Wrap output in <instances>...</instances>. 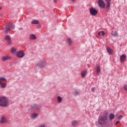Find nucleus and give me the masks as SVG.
Masks as SVG:
<instances>
[{"mask_svg":"<svg viewBox=\"0 0 127 127\" xmlns=\"http://www.w3.org/2000/svg\"><path fill=\"white\" fill-rule=\"evenodd\" d=\"M6 79L3 77H0V84L2 83V82H7Z\"/></svg>","mask_w":127,"mask_h":127,"instance_id":"dca6fc26","label":"nucleus"},{"mask_svg":"<svg viewBox=\"0 0 127 127\" xmlns=\"http://www.w3.org/2000/svg\"><path fill=\"white\" fill-rule=\"evenodd\" d=\"M87 70L86 69L82 70L81 73L82 78H85L87 75Z\"/></svg>","mask_w":127,"mask_h":127,"instance_id":"9d476101","label":"nucleus"},{"mask_svg":"<svg viewBox=\"0 0 127 127\" xmlns=\"http://www.w3.org/2000/svg\"><path fill=\"white\" fill-rule=\"evenodd\" d=\"M33 110H38L39 109V106L37 105H35L32 107Z\"/></svg>","mask_w":127,"mask_h":127,"instance_id":"5701e85b","label":"nucleus"},{"mask_svg":"<svg viewBox=\"0 0 127 127\" xmlns=\"http://www.w3.org/2000/svg\"><path fill=\"white\" fill-rule=\"evenodd\" d=\"M126 58H127V56L126 55H122L120 57V60L121 62H124V61L126 60Z\"/></svg>","mask_w":127,"mask_h":127,"instance_id":"f8f14e48","label":"nucleus"},{"mask_svg":"<svg viewBox=\"0 0 127 127\" xmlns=\"http://www.w3.org/2000/svg\"><path fill=\"white\" fill-rule=\"evenodd\" d=\"M24 55L25 54L23 51H20L16 54V56H17L18 58H23V57H24Z\"/></svg>","mask_w":127,"mask_h":127,"instance_id":"423d86ee","label":"nucleus"},{"mask_svg":"<svg viewBox=\"0 0 127 127\" xmlns=\"http://www.w3.org/2000/svg\"><path fill=\"white\" fill-rule=\"evenodd\" d=\"M90 13L91 15L95 16L98 14V10L94 8L91 7L90 8Z\"/></svg>","mask_w":127,"mask_h":127,"instance_id":"20e7f679","label":"nucleus"},{"mask_svg":"<svg viewBox=\"0 0 127 127\" xmlns=\"http://www.w3.org/2000/svg\"><path fill=\"white\" fill-rule=\"evenodd\" d=\"M72 1H75V0H71Z\"/></svg>","mask_w":127,"mask_h":127,"instance_id":"e433bc0d","label":"nucleus"},{"mask_svg":"<svg viewBox=\"0 0 127 127\" xmlns=\"http://www.w3.org/2000/svg\"><path fill=\"white\" fill-rule=\"evenodd\" d=\"M95 90H96V88H95V87H92V88H91V91H92V92H94V91H95Z\"/></svg>","mask_w":127,"mask_h":127,"instance_id":"7c9ffc66","label":"nucleus"},{"mask_svg":"<svg viewBox=\"0 0 127 127\" xmlns=\"http://www.w3.org/2000/svg\"><path fill=\"white\" fill-rule=\"evenodd\" d=\"M57 100H58V103H61V102H62V98L60 96H58Z\"/></svg>","mask_w":127,"mask_h":127,"instance_id":"393cba45","label":"nucleus"},{"mask_svg":"<svg viewBox=\"0 0 127 127\" xmlns=\"http://www.w3.org/2000/svg\"><path fill=\"white\" fill-rule=\"evenodd\" d=\"M115 119V114L111 113L109 115V120L110 121H112Z\"/></svg>","mask_w":127,"mask_h":127,"instance_id":"2eb2a0df","label":"nucleus"},{"mask_svg":"<svg viewBox=\"0 0 127 127\" xmlns=\"http://www.w3.org/2000/svg\"><path fill=\"white\" fill-rule=\"evenodd\" d=\"M37 66V67L40 68V69H42V68H44V67H46L45 64H38Z\"/></svg>","mask_w":127,"mask_h":127,"instance_id":"aec40b11","label":"nucleus"},{"mask_svg":"<svg viewBox=\"0 0 127 127\" xmlns=\"http://www.w3.org/2000/svg\"><path fill=\"white\" fill-rule=\"evenodd\" d=\"M0 123L2 124H7V123H8V120H7V119H6V118H5V117L2 116L0 118Z\"/></svg>","mask_w":127,"mask_h":127,"instance_id":"0eeeda50","label":"nucleus"},{"mask_svg":"<svg viewBox=\"0 0 127 127\" xmlns=\"http://www.w3.org/2000/svg\"><path fill=\"white\" fill-rule=\"evenodd\" d=\"M101 33H102V31H100L98 33V35H101Z\"/></svg>","mask_w":127,"mask_h":127,"instance_id":"473e14b6","label":"nucleus"},{"mask_svg":"<svg viewBox=\"0 0 127 127\" xmlns=\"http://www.w3.org/2000/svg\"><path fill=\"white\" fill-rule=\"evenodd\" d=\"M54 2L55 3H56L57 2V0H54Z\"/></svg>","mask_w":127,"mask_h":127,"instance_id":"f704fd0d","label":"nucleus"},{"mask_svg":"<svg viewBox=\"0 0 127 127\" xmlns=\"http://www.w3.org/2000/svg\"><path fill=\"white\" fill-rule=\"evenodd\" d=\"M105 0L107 2L106 6L105 7V8L107 9H110V7L111 6V1L112 0Z\"/></svg>","mask_w":127,"mask_h":127,"instance_id":"6e6552de","label":"nucleus"},{"mask_svg":"<svg viewBox=\"0 0 127 127\" xmlns=\"http://www.w3.org/2000/svg\"><path fill=\"white\" fill-rule=\"evenodd\" d=\"M1 8H2V7H0V9H1Z\"/></svg>","mask_w":127,"mask_h":127,"instance_id":"4c0bfd02","label":"nucleus"},{"mask_svg":"<svg viewBox=\"0 0 127 127\" xmlns=\"http://www.w3.org/2000/svg\"><path fill=\"white\" fill-rule=\"evenodd\" d=\"M109 123V118H108V114H104L103 115L100 116L98 119V123L102 127H108Z\"/></svg>","mask_w":127,"mask_h":127,"instance_id":"f257e3e1","label":"nucleus"},{"mask_svg":"<svg viewBox=\"0 0 127 127\" xmlns=\"http://www.w3.org/2000/svg\"><path fill=\"white\" fill-rule=\"evenodd\" d=\"M42 63H45V62L44 61H43Z\"/></svg>","mask_w":127,"mask_h":127,"instance_id":"c9c22d12","label":"nucleus"},{"mask_svg":"<svg viewBox=\"0 0 127 127\" xmlns=\"http://www.w3.org/2000/svg\"><path fill=\"white\" fill-rule=\"evenodd\" d=\"M39 23V21L36 19L33 20L31 21V24H38Z\"/></svg>","mask_w":127,"mask_h":127,"instance_id":"a211bd4d","label":"nucleus"},{"mask_svg":"<svg viewBox=\"0 0 127 127\" xmlns=\"http://www.w3.org/2000/svg\"><path fill=\"white\" fill-rule=\"evenodd\" d=\"M107 51L109 55H112V54H113V52H114V51H113V50L110 47L107 48Z\"/></svg>","mask_w":127,"mask_h":127,"instance_id":"9b49d317","label":"nucleus"},{"mask_svg":"<svg viewBox=\"0 0 127 127\" xmlns=\"http://www.w3.org/2000/svg\"><path fill=\"white\" fill-rule=\"evenodd\" d=\"M4 39L5 40H6L7 42H8V43H9V44H10V36H5L4 37Z\"/></svg>","mask_w":127,"mask_h":127,"instance_id":"4468645a","label":"nucleus"},{"mask_svg":"<svg viewBox=\"0 0 127 127\" xmlns=\"http://www.w3.org/2000/svg\"><path fill=\"white\" fill-rule=\"evenodd\" d=\"M39 127H45V125L42 124V125L39 126Z\"/></svg>","mask_w":127,"mask_h":127,"instance_id":"c756f323","label":"nucleus"},{"mask_svg":"<svg viewBox=\"0 0 127 127\" xmlns=\"http://www.w3.org/2000/svg\"><path fill=\"white\" fill-rule=\"evenodd\" d=\"M0 85L1 86V87H2V88H5L6 87V83H3L2 82V83H0Z\"/></svg>","mask_w":127,"mask_h":127,"instance_id":"a878e982","label":"nucleus"},{"mask_svg":"<svg viewBox=\"0 0 127 127\" xmlns=\"http://www.w3.org/2000/svg\"><path fill=\"white\" fill-rule=\"evenodd\" d=\"M98 4L100 8H105L106 7V4L103 0H99L98 1Z\"/></svg>","mask_w":127,"mask_h":127,"instance_id":"39448f33","label":"nucleus"},{"mask_svg":"<svg viewBox=\"0 0 127 127\" xmlns=\"http://www.w3.org/2000/svg\"><path fill=\"white\" fill-rule=\"evenodd\" d=\"M9 106L8 99L4 96H0V107L6 108Z\"/></svg>","mask_w":127,"mask_h":127,"instance_id":"f03ea898","label":"nucleus"},{"mask_svg":"<svg viewBox=\"0 0 127 127\" xmlns=\"http://www.w3.org/2000/svg\"><path fill=\"white\" fill-rule=\"evenodd\" d=\"M67 43L68 45H71V44L72 43V40H71V39L70 38L67 39Z\"/></svg>","mask_w":127,"mask_h":127,"instance_id":"b1692460","label":"nucleus"},{"mask_svg":"<svg viewBox=\"0 0 127 127\" xmlns=\"http://www.w3.org/2000/svg\"><path fill=\"white\" fill-rule=\"evenodd\" d=\"M111 35H112V36H114V37H116V36H118V33L117 32V31H112Z\"/></svg>","mask_w":127,"mask_h":127,"instance_id":"4be33fe9","label":"nucleus"},{"mask_svg":"<svg viewBox=\"0 0 127 127\" xmlns=\"http://www.w3.org/2000/svg\"><path fill=\"white\" fill-rule=\"evenodd\" d=\"M121 119H123V116L121 115L120 117H119V120H121Z\"/></svg>","mask_w":127,"mask_h":127,"instance_id":"2f4dec72","label":"nucleus"},{"mask_svg":"<svg viewBox=\"0 0 127 127\" xmlns=\"http://www.w3.org/2000/svg\"><path fill=\"white\" fill-rule=\"evenodd\" d=\"M72 127H77L78 125H79V122L76 120H73L71 123Z\"/></svg>","mask_w":127,"mask_h":127,"instance_id":"1a4fd4ad","label":"nucleus"},{"mask_svg":"<svg viewBox=\"0 0 127 127\" xmlns=\"http://www.w3.org/2000/svg\"><path fill=\"white\" fill-rule=\"evenodd\" d=\"M78 94H79V91H75L74 92V95H75V96H77V95H78Z\"/></svg>","mask_w":127,"mask_h":127,"instance_id":"cd10ccee","label":"nucleus"},{"mask_svg":"<svg viewBox=\"0 0 127 127\" xmlns=\"http://www.w3.org/2000/svg\"><path fill=\"white\" fill-rule=\"evenodd\" d=\"M36 117H37V114L34 113V114H32L31 118L32 119H35V118H36Z\"/></svg>","mask_w":127,"mask_h":127,"instance_id":"bb28decb","label":"nucleus"},{"mask_svg":"<svg viewBox=\"0 0 127 127\" xmlns=\"http://www.w3.org/2000/svg\"><path fill=\"white\" fill-rule=\"evenodd\" d=\"M96 72L97 75H99L101 73V67L99 65H97L96 68Z\"/></svg>","mask_w":127,"mask_h":127,"instance_id":"ddd939ff","label":"nucleus"},{"mask_svg":"<svg viewBox=\"0 0 127 127\" xmlns=\"http://www.w3.org/2000/svg\"><path fill=\"white\" fill-rule=\"evenodd\" d=\"M8 59H10V57L4 56L2 58V61H5L6 60H8Z\"/></svg>","mask_w":127,"mask_h":127,"instance_id":"6ab92c4d","label":"nucleus"},{"mask_svg":"<svg viewBox=\"0 0 127 127\" xmlns=\"http://www.w3.org/2000/svg\"><path fill=\"white\" fill-rule=\"evenodd\" d=\"M101 34L103 36H105V35H106V33H105V32H104L103 31H101Z\"/></svg>","mask_w":127,"mask_h":127,"instance_id":"c85d7f7f","label":"nucleus"},{"mask_svg":"<svg viewBox=\"0 0 127 127\" xmlns=\"http://www.w3.org/2000/svg\"><path fill=\"white\" fill-rule=\"evenodd\" d=\"M5 30L4 31V33H7L10 29H14V25L12 23H9L5 25Z\"/></svg>","mask_w":127,"mask_h":127,"instance_id":"7ed1b4c3","label":"nucleus"},{"mask_svg":"<svg viewBox=\"0 0 127 127\" xmlns=\"http://www.w3.org/2000/svg\"><path fill=\"white\" fill-rule=\"evenodd\" d=\"M30 39H32V40H35V39H36V36H35V35L34 34H31L30 35Z\"/></svg>","mask_w":127,"mask_h":127,"instance_id":"412c9836","label":"nucleus"},{"mask_svg":"<svg viewBox=\"0 0 127 127\" xmlns=\"http://www.w3.org/2000/svg\"><path fill=\"white\" fill-rule=\"evenodd\" d=\"M119 123H120V121L116 122V123H115V125H118V124H119Z\"/></svg>","mask_w":127,"mask_h":127,"instance_id":"72a5a7b5","label":"nucleus"},{"mask_svg":"<svg viewBox=\"0 0 127 127\" xmlns=\"http://www.w3.org/2000/svg\"><path fill=\"white\" fill-rule=\"evenodd\" d=\"M12 54H16V49L14 48H12L10 50Z\"/></svg>","mask_w":127,"mask_h":127,"instance_id":"f3484780","label":"nucleus"}]
</instances>
